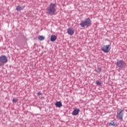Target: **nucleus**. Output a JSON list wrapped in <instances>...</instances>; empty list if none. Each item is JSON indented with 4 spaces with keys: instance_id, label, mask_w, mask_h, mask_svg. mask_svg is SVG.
Instances as JSON below:
<instances>
[{
    "instance_id": "nucleus-12",
    "label": "nucleus",
    "mask_w": 127,
    "mask_h": 127,
    "mask_svg": "<svg viewBox=\"0 0 127 127\" xmlns=\"http://www.w3.org/2000/svg\"><path fill=\"white\" fill-rule=\"evenodd\" d=\"M16 10H17V11H20V10H22V7L21 6H17Z\"/></svg>"
},
{
    "instance_id": "nucleus-7",
    "label": "nucleus",
    "mask_w": 127,
    "mask_h": 127,
    "mask_svg": "<svg viewBox=\"0 0 127 127\" xmlns=\"http://www.w3.org/2000/svg\"><path fill=\"white\" fill-rule=\"evenodd\" d=\"M67 33L69 35H73L74 33H75V30L73 29L72 28H68L67 29Z\"/></svg>"
},
{
    "instance_id": "nucleus-9",
    "label": "nucleus",
    "mask_w": 127,
    "mask_h": 127,
    "mask_svg": "<svg viewBox=\"0 0 127 127\" xmlns=\"http://www.w3.org/2000/svg\"><path fill=\"white\" fill-rule=\"evenodd\" d=\"M57 39V36H56V35H52L51 36V41H52V42H54V41H56Z\"/></svg>"
},
{
    "instance_id": "nucleus-13",
    "label": "nucleus",
    "mask_w": 127,
    "mask_h": 127,
    "mask_svg": "<svg viewBox=\"0 0 127 127\" xmlns=\"http://www.w3.org/2000/svg\"><path fill=\"white\" fill-rule=\"evenodd\" d=\"M38 39H39L40 41H42V40H44V39H45V37H44L43 36H40Z\"/></svg>"
},
{
    "instance_id": "nucleus-8",
    "label": "nucleus",
    "mask_w": 127,
    "mask_h": 127,
    "mask_svg": "<svg viewBox=\"0 0 127 127\" xmlns=\"http://www.w3.org/2000/svg\"><path fill=\"white\" fill-rule=\"evenodd\" d=\"M79 113H80V109H75L72 112V116H77V115L79 114Z\"/></svg>"
},
{
    "instance_id": "nucleus-5",
    "label": "nucleus",
    "mask_w": 127,
    "mask_h": 127,
    "mask_svg": "<svg viewBox=\"0 0 127 127\" xmlns=\"http://www.w3.org/2000/svg\"><path fill=\"white\" fill-rule=\"evenodd\" d=\"M102 50L105 53H108V52H110L111 50V45H104L103 47Z\"/></svg>"
},
{
    "instance_id": "nucleus-11",
    "label": "nucleus",
    "mask_w": 127,
    "mask_h": 127,
    "mask_svg": "<svg viewBox=\"0 0 127 127\" xmlns=\"http://www.w3.org/2000/svg\"><path fill=\"white\" fill-rule=\"evenodd\" d=\"M55 105L57 108H61L62 107V103L60 101L57 102Z\"/></svg>"
},
{
    "instance_id": "nucleus-15",
    "label": "nucleus",
    "mask_w": 127,
    "mask_h": 127,
    "mask_svg": "<svg viewBox=\"0 0 127 127\" xmlns=\"http://www.w3.org/2000/svg\"><path fill=\"white\" fill-rule=\"evenodd\" d=\"M12 102L13 103H16V102H17V99L16 98H13Z\"/></svg>"
},
{
    "instance_id": "nucleus-1",
    "label": "nucleus",
    "mask_w": 127,
    "mask_h": 127,
    "mask_svg": "<svg viewBox=\"0 0 127 127\" xmlns=\"http://www.w3.org/2000/svg\"><path fill=\"white\" fill-rule=\"evenodd\" d=\"M91 19H90V18H88L85 19L84 21H82L80 23V25L81 27H85V26L88 27V26H91Z\"/></svg>"
},
{
    "instance_id": "nucleus-4",
    "label": "nucleus",
    "mask_w": 127,
    "mask_h": 127,
    "mask_svg": "<svg viewBox=\"0 0 127 127\" xmlns=\"http://www.w3.org/2000/svg\"><path fill=\"white\" fill-rule=\"evenodd\" d=\"M126 65V62L123 60L118 61L117 63V66L119 68H124Z\"/></svg>"
},
{
    "instance_id": "nucleus-17",
    "label": "nucleus",
    "mask_w": 127,
    "mask_h": 127,
    "mask_svg": "<svg viewBox=\"0 0 127 127\" xmlns=\"http://www.w3.org/2000/svg\"><path fill=\"white\" fill-rule=\"evenodd\" d=\"M37 95H38V96H41V92H38V94H37Z\"/></svg>"
},
{
    "instance_id": "nucleus-6",
    "label": "nucleus",
    "mask_w": 127,
    "mask_h": 127,
    "mask_svg": "<svg viewBox=\"0 0 127 127\" xmlns=\"http://www.w3.org/2000/svg\"><path fill=\"white\" fill-rule=\"evenodd\" d=\"M123 112H124V110H120L117 112V117L120 120H123V116L124 115Z\"/></svg>"
},
{
    "instance_id": "nucleus-16",
    "label": "nucleus",
    "mask_w": 127,
    "mask_h": 127,
    "mask_svg": "<svg viewBox=\"0 0 127 127\" xmlns=\"http://www.w3.org/2000/svg\"><path fill=\"white\" fill-rule=\"evenodd\" d=\"M96 84L97 85H101V81H97Z\"/></svg>"
},
{
    "instance_id": "nucleus-3",
    "label": "nucleus",
    "mask_w": 127,
    "mask_h": 127,
    "mask_svg": "<svg viewBox=\"0 0 127 127\" xmlns=\"http://www.w3.org/2000/svg\"><path fill=\"white\" fill-rule=\"evenodd\" d=\"M5 63H7V57L4 55L0 57V66H2Z\"/></svg>"
},
{
    "instance_id": "nucleus-2",
    "label": "nucleus",
    "mask_w": 127,
    "mask_h": 127,
    "mask_svg": "<svg viewBox=\"0 0 127 127\" xmlns=\"http://www.w3.org/2000/svg\"><path fill=\"white\" fill-rule=\"evenodd\" d=\"M55 4L51 3L48 8V11L50 14H54L56 9H55Z\"/></svg>"
},
{
    "instance_id": "nucleus-10",
    "label": "nucleus",
    "mask_w": 127,
    "mask_h": 127,
    "mask_svg": "<svg viewBox=\"0 0 127 127\" xmlns=\"http://www.w3.org/2000/svg\"><path fill=\"white\" fill-rule=\"evenodd\" d=\"M117 126H118V125L116 123H115L114 121H111L109 124V127H117Z\"/></svg>"
},
{
    "instance_id": "nucleus-14",
    "label": "nucleus",
    "mask_w": 127,
    "mask_h": 127,
    "mask_svg": "<svg viewBox=\"0 0 127 127\" xmlns=\"http://www.w3.org/2000/svg\"><path fill=\"white\" fill-rule=\"evenodd\" d=\"M95 71L97 72V73H100L101 71V69L100 67H97L95 69Z\"/></svg>"
}]
</instances>
